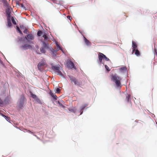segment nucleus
I'll use <instances>...</instances> for the list:
<instances>
[{"instance_id":"nucleus-21","label":"nucleus","mask_w":157,"mask_h":157,"mask_svg":"<svg viewBox=\"0 0 157 157\" xmlns=\"http://www.w3.org/2000/svg\"><path fill=\"white\" fill-rule=\"evenodd\" d=\"M44 33H43L41 31H39L37 33V35L38 36L43 35Z\"/></svg>"},{"instance_id":"nucleus-29","label":"nucleus","mask_w":157,"mask_h":157,"mask_svg":"<svg viewBox=\"0 0 157 157\" xmlns=\"http://www.w3.org/2000/svg\"><path fill=\"white\" fill-rule=\"evenodd\" d=\"M105 67L107 71H110V69H109V67L107 65H105Z\"/></svg>"},{"instance_id":"nucleus-5","label":"nucleus","mask_w":157,"mask_h":157,"mask_svg":"<svg viewBox=\"0 0 157 157\" xmlns=\"http://www.w3.org/2000/svg\"><path fill=\"white\" fill-rule=\"evenodd\" d=\"M104 55L101 52H99L98 53V60L100 63H102V59H104Z\"/></svg>"},{"instance_id":"nucleus-9","label":"nucleus","mask_w":157,"mask_h":157,"mask_svg":"<svg viewBox=\"0 0 157 157\" xmlns=\"http://www.w3.org/2000/svg\"><path fill=\"white\" fill-rule=\"evenodd\" d=\"M67 65L68 67L70 68L71 69L74 68V65L73 63L71 61L67 62Z\"/></svg>"},{"instance_id":"nucleus-25","label":"nucleus","mask_w":157,"mask_h":157,"mask_svg":"<svg viewBox=\"0 0 157 157\" xmlns=\"http://www.w3.org/2000/svg\"><path fill=\"white\" fill-rule=\"evenodd\" d=\"M7 26L9 27H10L12 26L11 21H7Z\"/></svg>"},{"instance_id":"nucleus-24","label":"nucleus","mask_w":157,"mask_h":157,"mask_svg":"<svg viewBox=\"0 0 157 157\" xmlns=\"http://www.w3.org/2000/svg\"><path fill=\"white\" fill-rule=\"evenodd\" d=\"M132 104L131 101H130L129 102L128 105L127 106V107L128 109H130L132 107Z\"/></svg>"},{"instance_id":"nucleus-1","label":"nucleus","mask_w":157,"mask_h":157,"mask_svg":"<svg viewBox=\"0 0 157 157\" xmlns=\"http://www.w3.org/2000/svg\"><path fill=\"white\" fill-rule=\"evenodd\" d=\"M111 79L115 83L117 87H121V78L117 74L112 75L111 76Z\"/></svg>"},{"instance_id":"nucleus-16","label":"nucleus","mask_w":157,"mask_h":157,"mask_svg":"<svg viewBox=\"0 0 157 157\" xmlns=\"http://www.w3.org/2000/svg\"><path fill=\"white\" fill-rule=\"evenodd\" d=\"M50 50L51 51L52 53V54L56 56V53L57 51H56V50H55L52 48H50Z\"/></svg>"},{"instance_id":"nucleus-11","label":"nucleus","mask_w":157,"mask_h":157,"mask_svg":"<svg viewBox=\"0 0 157 157\" xmlns=\"http://www.w3.org/2000/svg\"><path fill=\"white\" fill-rule=\"evenodd\" d=\"M42 37L44 38V40L43 41L45 42H47L49 40V39L47 36V34L45 33H44V34L42 35Z\"/></svg>"},{"instance_id":"nucleus-13","label":"nucleus","mask_w":157,"mask_h":157,"mask_svg":"<svg viewBox=\"0 0 157 157\" xmlns=\"http://www.w3.org/2000/svg\"><path fill=\"white\" fill-rule=\"evenodd\" d=\"M52 68L53 70H55L56 72L59 70L60 67L59 66H52Z\"/></svg>"},{"instance_id":"nucleus-6","label":"nucleus","mask_w":157,"mask_h":157,"mask_svg":"<svg viewBox=\"0 0 157 157\" xmlns=\"http://www.w3.org/2000/svg\"><path fill=\"white\" fill-rule=\"evenodd\" d=\"M21 48L23 50H27L28 49H30L32 48L31 46L29 44H26L22 46Z\"/></svg>"},{"instance_id":"nucleus-27","label":"nucleus","mask_w":157,"mask_h":157,"mask_svg":"<svg viewBox=\"0 0 157 157\" xmlns=\"http://www.w3.org/2000/svg\"><path fill=\"white\" fill-rule=\"evenodd\" d=\"M39 103H41V101L40 99L38 97L35 99Z\"/></svg>"},{"instance_id":"nucleus-12","label":"nucleus","mask_w":157,"mask_h":157,"mask_svg":"<svg viewBox=\"0 0 157 157\" xmlns=\"http://www.w3.org/2000/svg\"><path fill=\"white\" fill-rule=\"evenodd\" d=\"M84 40L86 45L88 46L91 45V43L85 37H84Z\"/></svg>"},{"instance_id":"nucleus-19","label":"nucleus","mask_w":157,"mask_h":157,"mask_svg":"<svg viewBox=\"0 0 157 157\" xmlns=\"http://www.w3.org/2000/svg\"><path fill=\"white\" fill-rule=\"evenodd\" d=\"M30 94L31 95L32 97L34 99L37 97L36 95L33 94L31 92H30Z\"/></svg>"},{"instance_id":"nucleus-37","label":"nucleus","mask_w":157,"mask_h":157,"mask_svg":"<svg viewBox=\"0 0 157 157\" xmlns=\"http://www.w3.org/2000/svg\"><path fill=\"white\" fill-rule=\"evenodd\" d=\"M3 101L0 98V104H3Z\"/></svg>"},{"instance_id":"nucleus-38","label":"nucleus","mask_w":157,"mask_h":157,"mask_svg":"<svg viewBox=\"0 0 157 157\" xmlns=\"http://www.w3.org/2000/svg\"><path fill=\"white\" fill-rule=\"evenodd\" d=\"M17 29L19 32L20 31V30L18 27H17Z\"/></svg>"},{"instance_id":"nucleus-26","label":"nucleus","mask_w":157,"mask_h":157,"mask_svg":"<svg viewBox=\"0 0 157 157\" xmlns=\"http://www.w3.org/2000/svg\"><path fill=\"white\" fill-rule=\"evenodd\" d=\"M1 115L3 117L5 118V119L7 120V121H8V120H9L10 119V117H7L2 114H1Z\"/></svg>"},{"instance_id":"nucleus-28","label":"nucleus","mask_w":157,"mask_h":157,"mask_svg":"<svg viewBox=\"0 0 157 157\" xmlns=\"http://www.w3.org/2000/svg\"><path fill=\"white\" fill-rule=\"evenodd\" d=\"M7 21H11V15H7Z\"/></svg>"},{"instance_id":"nucleus-34","label":"nucleus","mask_w":157,"mask_h":157,"mask_svg":"<svg viewBox=\"0 0 157 157\" xmlns=\"http://www.w3.org/2000/svg\"><path fill=\"white\" fill-rule=\"evenodd\" d=\"M60 89L59 88H57L56 89V92L57 93H59L60 92Z\"/></svg>"},{"instance_id":"nucleus-36","label":"nucleus","mask_w":157,"mask_h":157,"mask_svg":"<svg viewBox=\"0 0 157 157\" xmlns=\"http://www.w3.org/2000/svg\"><path fill=\"white\" fill-rule=\"evenodd\" d=\"M67 17L68 19H69L71 21V19H72V17L70 16H67Z\"/></svg>"},{"instance_id":"nucleus-40","label":"nucleus","mask_w":157,"mask_h":157,"mask_svg":"<svg viewBox=\"0 0 157 157\" xmlns=\"http://www.w3.org/2000/svg\"><path fill=\"white\" fill-rule=\"evenodd\" d=\"M19 33H20V34H22V32H21V30H20V31H19Z\"/></svg>"},{"instance_id":"nucleus-2","label":"nucleus","mask_w":157,"mask_h":157,"mask_svg":"<svg viewBox=\"0 0 157 157\" xmlns=\"http://www.w3.org/2000/svg\"><path fill=\"white\" fill-rule=\"evenodd\" d=\"M71 82L72 83H73L75 86H78L81 87L82 85V82L81 80H78L75 77L72 76H69Z\"/></svg>"},{"instance_id":"nucleus-22","label":"nucleus","mask_w":157,"mask_h":157,"mask_svg":"<svg viewBox=\"0 0 157 157\" xmlns=\"http://www.w3.org/2000/svg\"><path fill=\"white\" fill-rule=\"evenodd\" d=\"M15 18L14 17H11V20H12V21L13 23V24L16 25V22L15 21Z\"/></svg>"},{"instance_id":"nucleus-10","label":"nucleus","mask_w":157,"mask_h":157,"mask_svg":"<svg viewBox=\"0 0 157 157\" xmlns=\"http://www.w3.org/2000/svg\"><path fill=\"white\" fill-rule=\"evenodd\" d=\"M132 52H134L136 49L137 48V45L136 43L134 41H132Z\"/></svg>"},{"instance_id":"nucleus-8","label":"nucleus","mask_w":157,"mask_h":157,"mask_svg":"<svg viewBox=\"0 0 157 157\" xmlns=\"http://www.w3.org/2000/svg\"><path fill=\"white\" fill-rule=\"evenodd\" d=\"M25 39L28 40H32L34 39V37L32 34H29L25 37Z\"/></svg>"},{"instance_id":"nucleus-17","label":"nucleus","mask_w":157,"mask_h":157,"mask_svg":"<svg viewBox=\"0 0 157 157\" xmlns=\"http://www.w3.org/2000/svg\"><path fill=\"white\" fill-rule=\"evenodd\" d=\"M11 11L10 8H8L6 10V14L7 15H10Z\"/></svg>"},{"instance_id":"nucleus-18","label":"nucleus","mask_w":157,"mask_h":157,"mask_svg":"<svg viewBox=\"0 0 157 157\" xmlns=\"http://www.w3.org/2000/svg\"><path fill=\"white\" fill-rule=\"evenodd\" d=\"M135 51V54L137 56H139L140 55V53L139 51L137 49H136Z\"/></svg>"},{"instance_id":"nucleus-42","label":"nucleus","mask_w":157,"mask_h":157,"mask_svg":"<svg viewBox=\"0 0 157 157\" xmlns=\"http://www.w3.org/2000/svg\"><path fill=\"white\" fill-rule=\"evenodd\" d=\"M102 63L103 65H104V63L103 62Z\"/></svg>"},{"instance_id":"nucleus-31","label":"nucleus","mask_w":157,"mask_h":157,"mask_svg":"<svg viewBox=\"0 0 157 157\" xmlns=\"http://www.w3.org/2000/svg\"><path fill=\"white\" fill-rule=\"evenodd\" d=\"M58 73V74L60 76H62L63 74L60 71V70H59V71H58L57 72Z\"/></svg>"},{"instance_id":"nucleus-39","label":"nucleus","mask_w":157,"mask_h":157,"mask_svg":"<svg viewBox=\"0 0 157 157\" xmlns=\"http://www.w3.org/2000/svg\"><path fill=\"white\" fill-rule=\"evenodd\" d=\"M21 7H23L24 8L25 7V6H24V5H23V4H21Z\"/></svg>"},{"instance_id":"nucleus-35","label":"nucleus","mask_w":157,"mask_h":157,"mask_svg":"<svg viewBox=\"0 0 157 157\" xmlns=\"http://www.w3.org/2000/svg\"><path fill=\"white\" fill-rule=\"evenodd\" d=\"M24 33L27 34L28 30L27 29H25L23 31Z\"/></svg>"},{"instance_id":"nucleus-14","label":"nucleus","mask_w":157,"mask_h":157,"mask_svg":"<svg viewBox=\"0 0 157 157\" xmlns=\"http://www.w3.org/2000/svg\"><path fill=\"white\" fill-rule=\"evenodd\" d=\"M56 46L57 47V48L56 49V51H58L59 50H60L61 51L63 52V49H62V47H61L59 45V44H58V43L57 42H56Z\"/></svg>"},{"instance_id":"nucleus-20","label":"nucleus","mask_w":157,"mask_h":157,"mask_svg":"<svg viewBox=\"0 0 157 157\" xmlns=\"http://www.w3.org/2000/svg\"><path fill=\"white\" fill-rule=\"evenodd\" d=\"M131 95L130 94H127L126 96V100L128 101L129 102V101Z\"/></svg>"},{"instance_id":"nucleus-3","label":"nucleus","mask_w":157,"mask_h":157,"mask_svg":"<svg viewBox=\"0 0 157 157\" xmlns=\"http://www.w3.org/2000/svg\"><path fill=\"white\" fill-rule=\"evenodd\" d=\"M46 65L45 61L44 60H42L38 63L37 67L38 69L40 71H42L44 70V67Z\"/></svg>"},{"instance_id":"nucleus-7","label":"nucleus","mask_w":157,"mask_h":157,"mask_svg":"<svg viewBox=\"0 0 157 157\" xmlns=\"http://www.w3.org/2000/svg\"><path fill=\"white\" fill-rule=\"evenodd\" d=\"M42 43V47L45 49H48L49 48V45L47 42H45L44 41H41Z\"/></svg>"},{"instance_id":"nucleus-23","label":"nucleus","mask_w":157,"mask_h":157,"mask_svg":"<svg viewBox=\"0 0 157 157\" xmlns=\"http://www.w3.org/2000/svg\"><path fill=\"white\" fill-rule=\"evenodd\" d=\"M45 49L43 48V47H41L40 48V51L42 53H45L46 52V51L44 49Z\"/></svg>"},{"instance_id":"nucleus-32","label":"nucleus","mask_w":157,"mask_h":157,"mask_svg":"<svg viewBox=\"0 0 157 157\" xmlns=\"http://www.w3.org/2000/svg\"><path fill=\"white\" fill-rule=\"evenodd\" d=\"M104 59H105V60L107 61H110V59L108 58H107V57H106V56L105 55H104Z\"/></svg>"},{"instance_id":"nucleus-4","label":"nucleus","mask_w":157,"mask_h":157,"mask_svg":"<svg viewBox=\"0 0 157 157\" xmlns=\"http://www.w3.org/2000/svg\"><path fill=\"white\" fill-rule=\"evenodd\" d=\"M26 100V99L23 95L21 96L19 103L18 105L19 108H22L23 107V105L25 101Z\"/></svg>"},{"instance_id":"nucleus-41","label":"nucleus","mask_w":157,"mask_h":157,"mask_svg":"<svg viewBox=\"0 0 157 157\" xmlns=\"http://www.w3.org/2000/svg\"><path fill=\"white\" fill-rule=\"evenodd\" d=\"M29 132H31V133H32V132H31V131H29Z\"/></svg>"},{"instance_id":"nucleus-30","label":"nucleus","mask_w":157,"mask_h":157,"mask_svg":"<svg viewBox=\"0 0 157 157\" xmlns=\"http://www.w3.org/2000/svg\"><path fill=\"white\" fill-rule=\"evenodd\" d=\"M120 70L121 71L125 70H126V68L125 67H122L120 68Z\"/></svg>"},{"instance_id":"nucleus-15","label":"nucleus","mask_w":157,"mask_h":157,"mask_svg":"<svg viewBox=\"0 0 157 157\" xmlns=\"http://www.w3.org/2000/svg\"><path fill=\"white\" fill-rule=\"evenodd\" d=\"M50 94L51 96L54 98V99L55 100L57 99V97L55 94L52 93L51 91L50 92Z\"/></svg>"},{"instance_id":"nucleus-33","label":"nucleus","mask_w":157,"mask_h":157,"mask_svg":"<svg viewBox=\"0 0 157 157\" xmlns=\"http://www.w3.org/2000/svg\"><path fill=\"white\" fill-rule=\"evenodd\" d=\"M87 106V104H85L82 106V110H83L85 107Z\"/></svg>"}]
</instances>
